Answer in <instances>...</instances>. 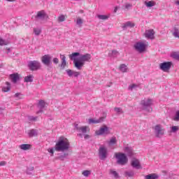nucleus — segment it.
<instances>
[{"instance_id": "nucleus-26", "label": "nucleus", "mask_w": 179, "mask_h": 179, "mask_svg": "<svg viewBox=\"0 0 179 179\" xmlns=\"http://www.w3.org/2000/svg\"><path fill=\"white\" fill-rule=\"evenodd\" d=\"M108 146H114V145H117V138L112 137L110 141H107Z\"/></svg>"}, {"instance_id": "nucleus-27", "label": "nucleus", "mask_w": 179, "mask_h": 179, "mask_svg": "<svg viewBox=\"0 0 179 179\" xmlns=\"http://www.w3.org/2000/svg\"><path fill=\"white\" fill-rule=\"evenodd\" d=\"M119 69L123 73L128 72V66L125 64H120Z\"/></svg>"}, {"instance_id": "nucleus-14", "label": "nucleus", "mask_w": 179, "mask_h": 179, "mask_svg": "<svg viewBox=\"0 0 179 179\" xmlns=\"http://www.w3.org/2000/svg\"><path fill=\"white\" fill-rule=\"evenodd\" d=\"M75 128L76 129V131H78V132H80L81 134H83L85 135V134H86L87 132V131H90V129L89 128V127L87 126H83V127H78V124L75 125Z\"/></svg>"}, {"instance_id": "nucleus-55", "label": "nucleus", "mask_w": 179, "mask_h": 179, "mask_svg": "<svg viewBox=\"0 0 179 179\" xmlns=\"http://www.w3.org/2000/svg\"><path fill=\"white\" fill-rule=\"evenodd\" d=\"M20 93H16L15 95H14V97H19V96H20Z\"/></svg>"}, {"instance_id": "nucleus-24", "label": "nucleus", "mask_w": 179, "mask_h": 179, "mask_svg": "<svg viewBox=\"0 0 179 179\" xmlns=\"http://www.w3.org/2000/svg\"><path fill=\"white\" fill-rule=\"evenodd\" d=\"M144 5L147 8H152L153 6H156V2L155 1H144Z\"/></svg>"}, {"instance_id": "nucleus-15", "label": "nucleus", "mask_w": 179, "mask_h": 179, "mask_svg": "<svg viewBox=\"0 0 179 179\" xmlns=\"http://www.w3.org/2000/svg\"><path fill=\"white\" fill-rule=\"evenodd\" d=\"M106 120V115L99 117V119H93L90 118L88 120L89 124H101V122H103Z\"/></svg>"}, {"instance_id": "nucleus-57", "label": "nucleus", "mask_w": 179, "mask_h": 179, "mask_svg": "<svg viewBox=\"0 0 179 179\" xmlns=\"http://www.w3.org/2000/svg\"><path fill=\"white\" fill-rule=\"evenodd\" d=\"M7 2H16V0H5Z\"/></svg>"}, {"instance_id": "nucleus-8", "label": "nucleus", "mask_w": 179, "mask_h": 179, "mask_svg": "<svg viewBox=\"0 0 179 179\" xmlns=\"http://www.w3.org/2000/svg\"><path fill=\"white\" fill-rule=\"evenodd\" d=\"M146 47H148V44L143 43V42L141 41L137 42L134 45V50L138 51V52H140V54L146 51Z\"/></svg>"}, {"instance_id": "nucleus-30", "label": "nucleus", "mask_w": 179, "mask_h": 179, "mask_svg": "<svg viewBox=\"0 0 179 179\" xmlns=\"http://www.w3.org/2000/svg\"><path fill=\"white\" fill-rule=\"evenodd\" d=\"M109 174L110 176H113V177H114L115 178H120V175H118V173L117 171H115L114 169H110L109 171Z\"/></svg>"}, {"instance_id": "nucleus-60", "label": "nucleus", "mask_w": 179, "mask_h": 179, "mask_svg": "<svg viewBox=\"0 0 179 179\" xmlns=\"http://www.w3.org/2000/svg\"><path fill=\"white\" fill-rule=\"evenodd\" d=\"M176 5H179V0H178L177 1H176Z\"/></svg>"}, {"instance_id": "nucleus-20", "label": "nucleus", "mask_w": 179, "mask_h": 179, "mask_svg": "<svg viewBox=\"0 0 179 179\" xmlns=\"http://www.w3.org/2000/svg\"><path fill=\"white\" fill-rule=\"evenodd\" d=\"M131 166L134 169H137V170H139V169H142V166H141V163L139 162V160L136 159H132Z\"/></svg>"}, {"instance_id": "nucleus-17", "label": "nucleus", "mask_w": 179, "mask_h": 179, "mask_svg": "<svg viewBox=\"0 0 179 179\" xmlns=\"http://www.w3.org/2000/svg\"><path fill=\"white\" fill-rule=\"evenodd\" d=\"M172 33V36L175 38H179V26L178 25H175L173 28L172 30L171 31Z\"/></svg>"}, {"instance_id": "nucleus-22", "label": "nucleus", "mask_w": 179, "mask_h": 179, "mask_svg": "<svg viewBox=\"0 0 179 179\" xmlns=\"http://www.w3.org/2000/svg\"><path fill=\"white\" fill-rule=\"evenodd\" d=\"M60 58L62 59L61 68L62 69H65V66H66V57L64 55H60Z\"/></svg>"}, {"instance_id": "nucleus-16", "label": "nucleus", "mask_w": 179, "mask_h": 179, "mask_svg": "<svg viewBox=\"0 0 179 179\" xmlns=\"http://www.w3.org/2000/svg\"><path fill=\"white\" fill-rule=\"evenodd\" d=\"M123 150L129 157H132V156H134V150L132 149V147L125 145L123 148Z\"/></svg>"}, {"instance_id": "nucleus-9", "label": "nucleus", "mask_w": 179, "mask_h": 179, "mask_svg": "<svg viewBox=\"0 0 179 179\" xmlns=\"http://www.w3.org/2000/svg\"><path fill=\"white\" fill-rule=\"evenodd\" d=\"M108 156V150L104 145H101L99 149V157L100 160H106Z\"/></svg>"}, {"instance_id": "nucleus-3", "label": "nucleus", "mask_w": 179, "mask_h": 179, "mask_svg": "<svg viewBox=\"0 0 179 179\" xmlns=\"http://www.w3.org/2000/svg\"><path fill=\"white\" fill-rule=\"evenodd\" d=\"M114 157H115L117 164H120V166H125V164L128 163V157L124 153L115 152Z\"/></svg>"}, {"instance_id": "nucleus-28", "label": "nucleus", "mask_w": 179, "mask_h": 179, "mask_svg": "<svg viewBox=\"0 0 179 179\" xmlns=\"http://www.w3.org/2000/svg\"><path fill=\"white\" fill-rule=\"evenodd\" d=\"M19 148L21 150H29L31 148V145L30 144H22L19 145Z\"/></svg>"}, {"instance_id": "nucleus-58", "label": "nucleus", "mask_w": 179, "mask_h": 179, "mask_svg": "<svg viewBox=\"0 0 179 179\" xmlns=\"http://www.w3.org/2000/svg\"><path fill=\"white\" fill-rule=\"evenodd\" d=\"M3 108H0V114H3Z\"/></svg>"}, {"instance_id": "nucleus-6", "label": "nucleus", "mask_w": 179, "mask_h": 179, "mask_svg": "<svg viewBox=\"0 0 179 179\" xmlns=\"http://www.w3.org/2000/svg\"><path fill=\"white\" fill-rule=\"evenodd\" d=\"M154 132L156 138H162L164 136L166 130L162 124H157L154 127Z\"/></svg>"}, {"instance_id": "nucleus-54", "label": "nucleus", "mask_w": 179, "mask_h": 179, "mask_svg": "<svg viewBox=\"0 0 179 179\" xmlns=\"http://www.w3.org/2000/svg\"><path fill=\"white\" fill-rule=\"evenodd\" d=\"M6 162H4V161L0 162V166H6Z\"/></svg>"}, {"instance_id": "nucleus-34", "label": "nucleus", "mask_w": 179, "mask_h": 179, "mask_svg": "<svg viewBox=\"0 0 179 179\" xmlns=\"http://www.w3.org/2000/svg\"><path fill=\"white\" fill-rule=\"evenodd\" d=\"M76 24L78 27H82V24H83V20L80 17H78L76 20Z\"/></svg>"}, {"instance_id": "nucleus-4", "label": "nucleus", "mask_w": 179, "mask_h": 179, "mask_svg": "<svg viewBox=\"0 0 179 179\" xmlns=\"http://www.w3.org/2000/svg\"><path fill=\"white\" fill-rule=\"evenodd\" d=\"M141 107L143 110L147 111L148 113H152L153 108H152V104H153V100L151 99L142 100L141 102Z\"/></svg>"}, {"instance_id": "nucleus-23", "label": "nucleus", "mask_w": 179, "mask_h": 179, "mask_svg": "<svg viewBox=\"0 0 179 179\" xmlns=\"http://www.w3.org/2000/svg\"><path fill=\"white\" fill-rule=\"evenodd\" d=\"M27 134L29 138H33V136H37L38 135V131L36 129H31L28 131Z\"/></svg>"}, {"instance_id": "nucleus-59", "label": "nucleus", "mask_w": 179, "mask_h": 179, "mask_svg": "<svg viewBox=\"0 0 179 179\" xmlns=\"http://www.w3.org/2000/svg\"><path fill=\"white\" fill-rule=\"evenodd\" d=\"M78 136H80V138H82V136H83L82 133L78 134Z\"/></svg>"}, {"instance_id": "nucleus-18", "label": "nucleus", "mask_w": 179, "mask_h": 179, "mask_svg": "<svg viewBox=\"0 0 179 179\" xmlns=\"http://www.w3.org/2000/svg\"><path fill=\"white\" fill-rule=\"evenodd\" d=\"M128 27H129L130 29H132V27H135V23L131 21H128L123 23L122 25V29H123V30H127Z\"/></svg>"}, {"instance_id": "nucleus-50", "label": "nucleus", "mask_w": 179, "mask_h": 179, "mask_svg": "<svg viewBox=\"0 0 179 179\" xmlns=\"http://www.w3.org/2000/svg\"><path fill=\"white\" fill-rule=\"evenodd\" d=\"M48 152L49 153H51V156H54V148H49V149L48 150Z\"/></svg>"}, {"instance_id": "nucleus-43", "label": "nucleus", "mask_w": 179, "mask_h": 179, "mask_svg": "<svg viewBox=\"0 0 179 179\" xmlns=\"http://www.w3.org/2000/svg\"><path fill=\"white\" fill-rule=\"evenodd\" d=\"M125 175H126L127 177H134V171H126V172H125Z\"/></svg>"}, {"instance_id": "nucleus-10", "label": "nucleus", "mask_w": 179, "mask_h": 179, "mask_svg": "<svg viewBox=\"0 0 179 179\" xmlns=\"http://www.w3.org/2000/svg\"><path fill=\"white\" fill-rule=\"evenodd\" d=\"M172 66H173V62H164L159 64V69H161V71H163V72H169L170 69H171Z\"/></svg>"}, {"instance_id": "nucleus-7", "label": "nucleus", "mask_w": 179, "mask_h": 179, "mask_svg": "<svg viewBox=\"0 0 179 179\" xmlns=\"http://www.w3.org/2000/svg\"><path fill=\"white\" fill-rule=\"evenodd\" d=\"M28 68L30 71H38V69H41V63L36 60L29 61Z\"/></svg>"}, {"instance_id": "nucleus-52", "label": "nucleus", "mask_w": 179, "mask_h": 179, "mask_svg": "<svg viewBox=\"0 0 179 179\" xmlns=\"http://www.w3.org/2000/svg\"><path fill=\"white\" fill-rule=\"evenodd\" d=\"M58 62H59V59H58V58L55 57L53 59L54 64H58Z\"/></svg>"}, {"instance_id": "nucleus-61", "label": "nucleus", "mask_w": 179, "mask_h": 179, "mask_svg": "<svg viewBox=\"0 0 179 179\" xmlns=\"http://www.w3.org/2000/svg\"><path fill=\"white\" fill-rule=\"evenodd\" d=\"M10 52V49H8V52Z\"/></svg>"}, {"instance_id": "nucleus-5", "label": "nucleus", "mask_w": 179, "mask_h": 179, "mask_svg": "<svg viewBox=\"0 0 179 179\" xmlns=\"http://www.w3.org/2000/svg\"><path fill=\"white\" fill-rule=\"evenodd\" d=\"M111 131L110 130V127H107V125H103L99 130L95 131V134L97 136H101L103 135L107 136L110 135Z\"/></svg>"}, {"instance_id": "nucleus-21", "label": "nucleus", "mask_w": 179, "mask_h": 179, "mask_svg": "<svg viewBox=\"0 0 179 179\" xmlns=\"http://www.w3.org/2000/svg\"><path fill=\"white\" fill-rule=\"evenodd\" d=\"M38 107L40 110L38 112H36V114H40V113H43V108L45 107V101H44V100L39 101L38 103Z\"/></svg>"}, {"instance_id": "nucleus-45", "label": "nucleus", "mask_w": 179, "mask_h": 179, "mask_svg": "<svg viewBox=\"0 0 179 179\" xmlns=\"http://www.w3.org/2000/svg\"><path fill=\"white\" fill-rule=\"evenodd\" d=\"M58 22H65V15H62L58 17Z\"/></svg>"}, {"instance_id": "nucleus-51", "label": "nucleus", "mask_w": 179, "mask_h": 179, "mask_svg": "<svg viewBox=\"0 0 179 179\" xmlns=\"http://www.w3.org/2000/svg\"><path fill=\"white\" fill-rule=\"evenodd\" d=\"M129 8H132V4H131V3H126L125 4V8L126 9H129Z\"/></svg>"}, {"instance_id": "nucleus-62", "label": "nucleus", "mask_w": 179, "mask_h": 179, "mask_svg": "<svg viewBox=\"0 0 179 179\" xmlns=\"http://www.w3.org/2000/svg\"><path fill=\"white\" fill-rule=\"evenodd\" d=\"M130 1H138V0H130Z\"/></svg>"}, {"instance_id": "nucleus-44", "label": "nucleus", "mask_w": 179, "mask_h": 179, "mask_svg": "<svg viewBox=\"0 0 179 179\" xmlns=\"http://www.w3.org/2000/svg\"><path fill=\"white\" fill-rule=\"evenodd\" d=\"M171 57L172 58H174V59H178V61H179V53H177V52L173 53Z\"/></svg>"}, {"instance_id": "nucleus-49", "label": "nucleus", "mask_w": 179, "mask_h": 179, "mask_svg": "<svg viewBox=\"0 0 179 179\" xmlns=\"http://www.w3.org/2000/svg\"><path fill=\"white\" fill-rule=\"evenodd\" d=\"M79 75H80V73H79L78 71H73V76H74L75 78H78Z\"/></svg>"}, {"instance_id": "nucleus-35", "label": "nucleus", "mask_w": 179, "mask_h": 179, "mask_svg": "<svg viewBox=\"0 0 179 179\" xmlns=\"http://www.w3.org/2000/svg\"><path fill=\"white\" fill-rule=\"evenodd\" d=\"M120 53L117 50H112L108 53L109 57H117Z\"/></svg>"}, {"instance_id": "nucleus-53", "label": "nucleus", "mask_w": 179, "mask_h": 179, "mask_svg": "<svg viewBox=\"0 0 179 179\" xmlns=\"http://www.w3.org/2000/svg\"><path fill=\"white\" fill-rule=\"evenodd\" d=\"M90 138V136L88 134H84V139H89Z\"/></svg>"}, {"instance_id": "nucleus-12", "label": "nucleus", "mask_w": 179, "mask_h": 179, "mask_svg": "<svg viewBox=\"0 0 179 179\" xmlns=\"http://www.w3.org/2000/svg\"><path fill=\"white\" fill-rule=\"evenodd\" d=\"M36 19H37V20H45V19H48V15H47V13H45V10H41L38 11L36 15Z\"/></svg>"}, {"instance_id": "nucleus-42", "label": "nucleus", "mask_w": 179, "mask_h": 179, "mask_svg": "<svg viewBox=\"0 0 179 179\" xmlns=\"http://www.w3.org/2000/svg\"><path fill=\"white\" fill-rule=\"evenodd\" d=\"M69 153L68 152H65L62 155H61L59 157V159H61V160H64V159H66V157L69 156Z\"/></svg>"}, {"instance_id": "nucleus-46", "label": "nucleus", "mask_w": 179, "mask_h": 179, "mask_svg": "<svg viewBox=\"0 0 179 179\" xmlns=\"http://www.w3.org/2000/svg\"><path fill=\"white\" fill-rule=\"evenodd\" d=\"M136 87H138V85L132 84L129 86V90H133L134 89H136Z\"/></svg>"}, {"instance_id": "nucleus-41", "label": "nucleus", "mask_w": 179, "mask_h": 179, "mask_svg": "<svg viewBox=\"0 0 179 179\" xmlns=\"http://www.w3.org/2000/svg\"><path fill=\"white\" fill-rule=\"evenodd\" d=\"M0 45H8V41L0 37Z\"/></svg>"}, {"instance_id": "nucleus-56", "label": "nucleus", "mask_w": 179, "mask_h": 179, "mask_svg": "<svg viewBox=\"0 0 179 179\" xmlns=\"http://www.w3.org/2000/svg\"><path fill=\"white\" fill-rule=\"evenodd\" d=\"M117 10H118V7H115L113 12L114 13H117Z\"/></svg>"}, {"instance_id": "nucleus-37", "label": "nucleus", "mask_w": 179, "mask_h": 179, "mask_svg": "<svg viewBox=\"0 0 179 179\" xmlns=\"http://www.w3.org/2000/svg\"><path fill=\"white\" fill-rule=\"evenodd\" d=\"M173 121H179V110H177L175 113V115L173 117Z\"/></svg>"}, {"instance_id": "nucleus-32", "label": "nucleus", "mask_w": 179, "mask_h": 179, "mask_svg": "<svg viewBox=\"0 0 179 179\" xmlns=\"http://www.w3.org/2000/svg\"><path fill=\"white\" fill-rule=\"evenodd\" d=\"M34 33L35 36H40V34H41V28L40 27L34 28Z\"/></svg>"}, {"instance_id": "nucleus-19", "label": "nucleus", "mask_w": 179, "mask_h": 179, "mask_svg": "<svg viewBox=\"0 0 179 179\" xmlns=\"http://www.w3.org/2000/svg\"><path fill=\"white\" fill-rule=\"evenodd\" d=\"M10 79L13 83H17V81L20 80V76H19V73H13L10 75Z\"/></svg>"}, {"instance_id": "nucleus-13", "label": "nucleus", "mask_w": 179, "mask_h": 179, "mask_svg": "<svg viewBox=\"0 0 179 179\" xmlns=\"http://www.w3.org/2000/svg\"><path fill=\"white\" fill-rule=\"evenodd\" d=\"M144 36L146 38H148L149 40H155V30L153 29L145 30Z\"/></svg>"}, {"instance_id": "nucleus-29", "label": "nucleus", "mask_w": 179, "mask_h": 179, "mask_svg": "<svg viewBox=\"0 0 179 179\" xmlns=\"http://www.w3.org/2000/svg\"><path fill=\"white\" fill-rule=\"evenodd\" d=\"M145 179H157L159 178V176L156 173H150L145 177Z\"/></svg>"}, {"instance_id": "nucleus-40", "label": "nucleus", "mask_w": 179, "mask_h": 179, "mask_svg": "<svg viewBox=\"0 0 179 179\" xmlns=\"http://www.w3.org/2000/svg\"><path fill=\"white\" fill-rule=\"evenodd\" d=\"M90 174H92V172L90 171L86 170L83 172V176H84V177H89Z\"/></svg>"}, {"instance_id": "nucleus-33", "label": "nucleus", "mask_w": 179, "mask_h": 179, "mask_svg": "<svg viewBox=\"0 0 179 179\" xmlns=\"http://www.w3.org/2000/svg\"><path fill=\"white\" fill-rule=\"evenodd\" d=\"M97 17H98V19H99L100 20H107V19L110 17L109 15H99Z\"/></svg>"}, {"instance_id": "nucleus-38", "label": "nucleus", "mask_w": 179, "mask_h": 179, "mask_svg": "<svg viewBox=\"0 0 179 179\" xmlns=\"http://www.w3.org/2000/svg\"><path fill=\"white\" fill-rule=\"evenodd\" d=\"M114 110L115 113L118 114V115L124 113V111H122V109L121 108H115Z\"/></svg>"}, {"instance_id": "nucleus-31", "label": "nucleus", "mask_w": 179, "mask_h": 179, "mask_svg": "<svg viewBox=\"0 0 179 179\" xmlns=\"http://www.w3.org/2000/svg\"><path fill=\"white\" fill-rule=\"evenodd\" d=\"M33 79H34V77L32 75H29L24 77V82L29 83V82H33Z\"/></svg>"}, {"instance_id": "nucleus-39", "label": "nucleus", "mask_w": 179, "mask_h": 179, "mask_svg": "<svg viewBox=\"0 0 179 179\" xmlns=\"http://www.w3.org/2000/svg\"><path fill=\"white\" fill-rule=\"evenodd\" d=\"M179 127L178 126H172L171 127V132L176 133L177 131H178Z\"/></svg>"}, {"instance_id": "nucleus-47", "label": "nucleus", "mask_w": 179, "mask_h": 179, "mask_svg": "<svg viewBox=\"0 0 179 179\" xmlns=\"http://www.w3.org/2000/svg\"><path fill=\"white\" fill-rule=\"evenodd\" d=\"M66 72L69 76H73V71L71 69L66 70Z\"/></svg>"}, {"instance_id": "nucleus-11", "label": "nucleus", "mask_w": 179, "mask_h": 179, "mask_svg": "<svg viewBox=\"0 0 179 179\" xmlns=\"http://www.w3.org/2000/svg\"><path fill=\"white\" fill-rule=\"evenodd\" d=\"M41 62L43 64V65H45V66H50L51 65V55H45L41 57Z\"/></svg>"}, {"instance_id": "nucleus-1", "label": "nucleus", "mask_w": 179, "mask_h": 179, "mask_svg": "<svg viewBox=\"0 0 179 179\" xmlns=\"http://www.w3.org/2000/svg\"><path fill=\"white\" fill-rule=\"evenodd\" d=\"M69 57L71 61H73V64L78 71L83 68L85 62H89L92 59V55L89 53L82 55L79 52H73Z\"/></svg>"}, {"instance_id": "nucleus-25", "label": "nucleus", "mask_w": 179, "mask_h": 179, "mask_svg": "<svg viewBox=\"0 0 179 179\" xmlns=\"http://www.w3.org/2000/svg\"><path fill=\"white\" fill-rule=\"evenodd\" d=\"M10 91V83L6 82V86L2 87V92L4 93H8V92Z\"/></svg>"}, {"instance_id": "nucleus-36", "label": "nucleus", "mask_w": 179, "mask_h": 179, "mask_svg": "<svg viewBox=\"0 0 179 179\" xmlns=\"http://www.w3.org/2000/svg\"><path fill=\"white\" fill-rule=\"evenodd\" d=\"M33 171H34V166H30L27 169V174H28L29 176H31V173H33Z\"/></svg>"}, {"instance_id": "nucleus-48", "label": "nucleus", "mask_w": 179, "mask_h": 179, "mask_svg": "<svg viewBox=\"0 0 179 179\" xmlns=\"http://www.w3.org/2000/svg\"><path fill=\"white\" fill-rule=\"evenodd\" d=\"M37 117L28 116V121H37Z\"/></svg>"}, {"instance_id": "nucleus-2", "label": "nucleus", "mask_w": 179, "mask_h": 179, "mask_svg": "<svg viewBox=\"0 0 179 179\" xmlns=\"http://www.w3.org/2000/svg\"><path fill=\"white\" fill-rule=\"evenodd\" d=\"M70 146L69 140L64 136H61L56 143L55 150L56 152H65V150H69Z\"/></svg>"}]
</instances>
